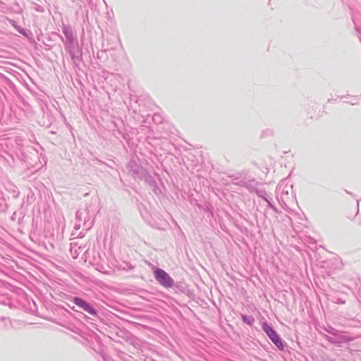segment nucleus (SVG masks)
I'll return each mask as SVG.
<instances>
[{"instance_id":"nucleus-1","label":"nucleus","mask_w":361,"mask_h":361,"mask_svg":"<svg viewBox=\"0 0 361 361\" xmlns=\"http://www.w3.org/2000/svg\"><path fill=\"white\" fill-rule=\"evenodd\" d=\"M262 329L269 336V338L271 340V341L276 345V347L279 350H283V343L282 342L277 333L272 329V327L270 326L268 324L264 323L262 324Z\"/></svg>"},{"instance_id":"nucleus-2","label":"nucleus","mask_w":361,"mask_h":361,"mask_svg":"<svg viewBox=\"0 0 361 361\" xmlns=\"http://www.w3.org/2000/svg\"><path fill=\"white\" fill-rule=\"evenodd\" d=\"M155 279L164 287H171L173 283L172 278L163 269H158L155 271Z\"/></svg>"},{"instance_id":"nucleus-3","label":"nucleus","mask_w":361,"mask_h":361,"mask_svg":"<svg viewBox=\"0 0 361 361\" xmlns=\"http://www.w3.org/2000/svg\"><path fill=\"white\" fill-rule=\"evenodd\" d=\"M73 302L76 305L82 308L85 311L87 312L90 314L94 313L93 308L86 301H85L80 298H75L73 299Z\"/></svg>"},{"instance_id":"nucleus-4","label":"nucleus","mask_w":361,"mask_h":361,"mask_svg":"<svg viewBox=\"0 0 361 361\" xmlns=\"http://www.w3.org/2000/svg\"><path fill=\"white\" fill-rule=\"evenodd\" d=\"M242 319L243 322L249 325H252L255 322V319L252 317H247L245 315L242 316Z\"/></svg>"}]
</instances>
